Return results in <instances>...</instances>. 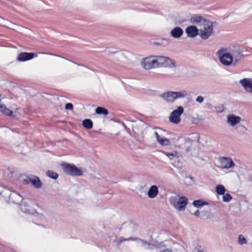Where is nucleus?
<instances>
[{"label": "nucleus", "mask_w": 252, "mask_h": 252, "mask_svg": "<svg viewBox=\"0 0 252 252\" xmlns=\"http://www.w3.org/2000/svg\"><path fill=\"white\" fill-rule=\"evenodd\" d=\"M190 21L199 28V36L202 39L206 40L212 35L213 27L211 21L197 15L192 16Z\"/></svg>", "instance_id": "nucleus-1"}, {"label": "nucleus", "mask_w": 252, "mask_h": 252, "mask_svg": "<svg viewBox=\"0 0 252 252\" xmlns=\"http://www.w3.org/2000/svg\"><path fill=\"white\" fill-rule=\"evenodd\" d=\"M169 202L176 210L179 211H183L187 207L188 199L185 196L175 194L169 197Z\"/></svg>", "instance_id": "nucleus-2"}, {"label": "nucleus", "mask_w": 252, "mask_h": 252, "mask_svg": "<svg viewBox=\"0 0 252 252\" xmlns=\"http://www.w3.org/2000/svg\"><path fill=\"white\" fill-rule=\"evenodd\" d=\"M189 94L185 90L178 92L168 91L160 95V97L168 103H173L177 99L184 98L188 96Z\"/></svg>", "instance_id": "nucleus-3"}, {"label": "nucleus", "mask_w": 252, "mask_h": 252, "mask_svg": "<svg viewBox=\"0 0 252 252\" xmlns=\"http://www.w3.org/2000/svg\"><path fill=\"white\" fill-rule=\"evenodd\" d=\"M217 55L220 63L224 65H233V57L224 49L220 50Z\"/></svg>", "instance_id": "nucleus-4"}, {"label": "nucleus", "mask_w": 252, "mask_h": 252, "mask_svg": "<svg viewBox=\"0 0 252 252\" xmlns=\"http://www.w3.org/2000/svg\"><path fill=\"white\" fill-rule=\"evenodd\" d=\"M158 67H174L175 66V61L170 58L162 56H156Z\"/></svg>", "instance_id": "nucleus-5"}, {"label": "nucleus", "mask_w": 252, "mask_h": 252, "mask_svg": "<svg viewBox=\"0 0 252 252\" xmlns=\"http://www.w3.org/2000/svg\"><path fill=\"white\" fill-rule=\"evenodd\" d=\"M218 162L220 164L218 167L222 169L228 170L233 168L235 166V164L232 159L228 157L219 158L218 159Z\"/></svg>", "instance_id": "nucleus-6"}, {"label": "nucleus", "mask_w": 252, "mask_h": 252, "mask_svg": "<svg viewBox=\"0 0 252 252\" xmlns=\"http://www.w3.org/2000/svg\"><path fill=\"white\" fill-rule=\"evenodd\" d=\"M31 202H23L20 204V207L21 210L25 213L29 214H36V217L38 219L43 220L44 219V216L42 214H38L36 212V211L31 206Z\"/></svg>", "instance_id": "nucleus-7"}, {"label": "nucleus", "mask_w": 252, "mask_h": 252, "mask_svg": "<svg viewBox=\"0 0 252 252\" xmlns=\"http://www.w3.org/2000/svg\"><path fill=\"white\" fill-rule=\"evenodd\" d=\"M184 112V108L182 106H179L177 109L174 110L170 114L169 119L170 122L178 124L181 122L180 116Z\"/></svg>", "instance_id": "nucleus-8"}, {"label": "nucleus", "mask_w": 252, "mask_h": 252, "mask_svg": "<svg viewBox=\"0 0 252 252\" xmlns=\"http://www.w3.org/2000/svg\"><path fill=\"white\" fill-rule=\"evenodd\" d=\"M62 167L66 174L72 176H81L82 175V171L75 165L68 164L63 163L62 164Z\"/></svg>", "instance_id": "nucleus-9"}, {"label": "nucleus", "mask_w": 252, "mask_h": 252, "mask_svg": "<svg viewBox=\"0 0 252 252\" xmlns=\"http://www.w3.org/2000/svg\"><path fill=\"white\" fill-rule=\"evenodd\" d=\"M142 67L145 69L157 68L156 56H150L143 59L141 63Z\"/></svg>", "instance_id": "nucleus-10"}, {"label": "nucleus", "mask_w": 252, "mask_h": 252, "mask_svg": "<svg viewBox=\"0 0 252 252\" xmlns=\"http://www.w3.org/2000/svg\"><path fill=\"white\" fill-rule=\"evenodd\" d=\"M23 183L26 185L31 184L35 188L39 189L42 186V183L38 177L32 176L27 177L23 180Z\"/></svg>", "instance_id": "nucleus-11"}, {"label": "nucleus", "mask_w": 252, "mask_h": 252, "mask_svg": "<svg viewBox=\"0 0 252 252\" xmlns=\"http://www.w3.org/2000/svg\"><path fill=\"white\" fill-rule=\"evenodd\" d=\"M239 83L247 93L252 94V78H243L239 80Z\"/></svg>", "instance_id": "nucleus-12"}, {"label": "nucleus", "mask_w": 252, "mask_h": 252, "mask_svg": "<svg viewBox=\"0 0 252 252\" xmlns=\"http://www.w3.org/2000/svg\"><path fill=\"white\" fill-rule=\"evenodd\" d=\"M163 130L160 128H158L155 131V135L156 137L158 142L162 146H169L170 145V141L168 139L161 136Z\"/></svg>", "instance_id": "nucleus-13"}, {"label": "nucleus", "mask_w": 252, "mask_h": 252, "mask_svg": "<svg viewBox=\"0 0 252 252\" xmlns=\"http://www.w3.org/2000/svg\"><path fill=\"white\" fill-rule=\"evenodd\" d=\"M130 240L136 241L137 244L138 246L144 247L145 249H152L153 248V245L152 244H150L147 243V242L143 241V240L141 239H138L137 238L129 237L126 239L120 240V242L122 243L123 241Z\"/></svg>", "instance_id": "nucleus-14"}, {"label": "nucleus", "mask_w": 252, "mask_h": 252, "mask_svg": "<svg viewBox=\"0 0 252 252\" xmlns=\"http://www.w3.org/2000/svg\"><path fill=\"white\" fill-rule=\"evenodd\" d=\"M242 119L240 117L233 114H229L227 116L226 122L229 126L234 127L241 123Z\"/></svg>", "instance_id": "nucleus-15"}, {"label": "nucleus", "mask_w": 252, "mask_h": 252, "mask_svg": "<svg viewBox=\"0 0 252 252\" xmlns=\"http://www.w3.org/2000/svg\"><path fill=\"white\" fill-rule=\"evenodd\" d=\"M199 139V134L197 133H192L188 135L186 138H179L180 142H185L186 143L190 144L193 141H198Z\"/></svg>", "instance_id": "nucleus-16"}, {"label": "nucleus", "mask_w": 252, "mask_h": 252, "mask_svg": "<svg viewBox=\"0 0 252 252\" xmlns=\"http://www.w3.org/2000/svg\"><path fill=\"white\" fill-rule=\"evenodd\" d=\"M188 36L189 37H195L199 35V28L195 26H190L186 28L185 30Z\"/></svg>", "instance_id": "nucleus-17"}, {"label": "nucleus", "mask_w": 252, "mask_h": 252, "mask_svg": "<svg viewBox=\"0 0 252 252\" xmlns=\"http://www.w3.org/2000/svg\"><path fill=\"white\" fill-rule=\"evenodd\" d=\"M159 192L158 188L156 185H152L149 188L147 195L150 198H156Z\"/></svg>", "instance_id": "nucleus-18"}, {"label": "nucleus", "mask_w": 252, "mask_h": 252, "mask_svg": "<svg viewBox=\"0 0 252 252\" xmlns=\"http://www.w3.org/2000/svg\"><path fill=\"white\" fill-rule=\"evenodd\" d=\"M184 31L180 27H176L174 28L170 31V35L174 38H179L183 34Z\"/></svg>", "instance_id": "nucleus-19"}, {"label": "nucleus", "mask_w": 252, "mask_h": 252, "mask_svg": "<svg viewBox=\"0 0 252 252\" xmlns=\"http://www.w3.org/2000/svg\"><path fill=\"white\" fill-rule=\"evenodd\" d=\"M34 57V54L32 53H22L19 55L18 60L21 62H25L32 59Z\"/></svg>", "instance_id": "nucleus-20"}, {"label": "nucleus", "mask_w": 252, "mask_h": 252, "mask_svg": "<svg viewBox=\"0 0 252 252\" xmlns=\"http://www.w3.org/2000/svg\"><path fill=\"white\" fill-rule=\"evenodd\" d=\"M10 200L14 203L19 204L22 200V196L15 192H12L9 194Z\"/></svg>", "instance_id": "nucleus-21"}, {"label": "nucleus", "mask_w": 252, "mask_h": 252, "mask_svg": "<svg viewBox=\"0 0 252 252\" xmlns=\"http://www.w3.org/2000/svg\"><path fill=\"white\" fill-rule=\"evenodd\" d=\"M0 111L6 116H11L13 113L12 111L7 108L4 104L0 103Z\"/></svg>", "instance_id": "nucleus-22"}, {"label": "nucleus", "mask_w": 252, "mask_h": 252, "mask_svg": "<svg viewBox=\"0 0 252 252\" xmlns=\"http://www.w3.org/2000/svg\"><path fill=\"white\" fill-rule=\"evenodd\" d=\"M232 56L233 60V66L235 65V64L240 61L243 56L242 54L239 52L234 53Z\"/></svg>", "instance_id": "nucleus-23"}, {"label": "nucleus", "mask_w": 252, "mask_h": 252, "mask_svg": "<svg viewBox=\"0 0 252 252\" xmlns=\"http://www.w3.org/2000/svg\"><path fill=\"white\" fill-rule=\"evenodd\" d=\"M215 190L218 194L222 195L225 193L226 189L224 186L219 184L216 186Z\"/></svg>", "instance_id": "nucleus-24"}, {"label": "nucleus", "mask_w": 252, "mask_h": 252, "mask_svg": "<svg viewBox=\"0 0 252 252\" xmlns=\"http://www.w3.org/2000/svg\"><path fill=\"white\" fill-rule=\"evenodd\" d=\"M192 204L195 207L199 208L204 205H208V203L207 202L202 200H196L193 202Z\"/></svg>", "instance_id": "nucleus-25"}, {"label": "nucleus", "mask_w": 252, "mask_h": 252, "mask_svg": "<svg viewBox=\"0 0 252 252\" xmlns=\"http://www.w3.org/2000/svg\"><path fill=\"white\" fill-rule=\"evenodd\" d=\"M163 153L167 156L170 160L177 158L179 157L178 153L176 151H173L171 153L163 152Z\"/></svg>", "instance_id": "nucleus-26"}, {"label": "nucleus", "mask_w": 252, "mask_h": 252, "mask_svg": "<svg viewBox=\"0 0 252 252\" xmlns=\"http://www.w3.org/2000/svg\"><path fill=\"white\" fill-rule=\"evenodd\" d=\"M95 113L99 115H103L106 116L108 115V111L106 108L104 107H98L95 109Z\"/></svg>", "instance_id": "nucleus-27"}, {"label": "nucleus", "mask_w": 252, "mask_h": 252, "mask_svg": "<svg viewBox=\"0 0 252 252\" xmlns=\"http://www.w3.org/2000/svg\"><path fill=\"white\" fill-rule=\"evenodd\" d=\"M83 126L87 129H91L93 127V122L90 119H85L82 122Z\"/></svg>", "instance_id": "nucleus-28"}, {"label": "nucleus", "mask_w": 252, "mask_h": 252, "mask_svg": "<svg viewBox=\"0 0 252 252\" xmlns=\"http://www.w3.org/2000/svg\"><path fill=\"white\" fill-rule=\"evenodd\" d=\"M238 243L241 245L246 244L247 241L245 237L242 235H239L238 238Z\"/></svg>", "instance_id": "nucleus-29"}, {"label": "nucleus", "mask_w": 252, "mask_h": 252, "mask_svg": "<svg viewBox=\"0 0 252 252\" xmlns=\"http://www.w3.org/2000/svg\"><path fill=\"white\" fill-rule=\"evenodd\" d=\"M222 201L224 202H230L232 199V196L229 193H224L222 194Z\"/></svg>", "instance_id": "nucleus-30"}, {"label": "nucleus", "mask_w": 252, "mask_h": 252, "mask_svg": "<svg viewBox=\"0 0 252 252\" xmlns=\"http://www.w3.org/2000/svg\"><path fill=\"white\" fill-rule=\"evenodd\" d=\"M46 174L48 177L53 179H57L58 177L57 173L54 172L52 171H48L46 172Z\"/></svg>", "instance_id": "nucleus-31"}, {"label": "nucleus", "mask_w": 252, "mask_h": 252, "mask_svg": "<svg viewBox=\"0 0 252 252\" xmlns=\"http://www.w3.org/2000/svg\"><path fill=\"white\" fill-rule=\"evenodd\" d=\"M204 97L202 96H198L196 97L195 100L196 102L199 103H201L203 102L204 101Z\"/></svg>", "instance_id": "nucleus-32"}, {"label": "nucleus", "mask_w": 252, "mask_h": 252, "mask_svg": "<svg viewBox=\"0 0 252 252\" xmlns=\"http://www.w3.org/2000/svg\"><path fill=\"white\" fill-rule=\"evenodd\" d=\"M65 108L66 110H72L73 109V105L70 103H68L66 104Z\"/></svg>", "instance_id": "nucleus-33"}, {"label": "nucleus", "mask_w": 252, "mask_h": 252, "mask_svg": "<svg viewBox=\"0 0 252 252\" xmlns=\"http://www.w3.org/2000/svg\"><path fill=\"white\" fill-rule=\"evenodd\" d=\"M223 107L222 106H219L216 108V111L218 113H221L223 111Z\"/></svg>", "instance_id": "nucleus-34"}, {"label": "nucleus", "mask_w": 252, "mask_h": 252, "mask_svg": "<svg viewBox=\"0 0 252 252\" xmlns=\"http://www.w3.org/2000/svg\"><path fill=\"white\" fill-rule=\"evenodd\" d=\"M0 25L5 26V23L4 22V20L0 17Z\"/></svg>", "instance_id": "nucleus-35"}, {"label": "nucleus", "mask_w": 252, "mask_h": 252, "mask_svg": "<svg viewBox=\"0 0 252 252\" xmlns=\"http://www.w3.org/2000/svg\"><path fill=\"white\" fill-rule=\"evenodd\" d=\"M193 215L196 216V217H198L200 215V212L198 210H197L194 214Z\"/></svg>", "instance_id": "nucleus-36"}, {"label": "nucleus", "mask_w": 252, "mask_h": 252, "mask_svg": "<svg viewBox=\"0 0 252 252\" xmlns=\"http://www.w3.org/2000/svg\"><path fill=\"white\" fill-rule=\"evenodd\" d=\"M8 191L6 189H4L3 190H2L1 192H0V193H3L4 194H5L6 192H7Z\"/></svg>", "instance_id": "nucleus-37"}, {"label": "nucleus", "mask_w": 252, "mask_h": 252, "mask_svg": "<svg viewBox=\"0 0 252 252\" xmlns=\"http://www.w3.org/2000/svg\"><path fill=\"white\" fill-rule=\"evenodd\" d=\"M180 146L181 147V148H186L187 147V146L186 145H185V146L180 145Z\"/></svg>", "instance_id": "nucleus-38"}, {"label": "nucleus", "mask_w": 252, "mask_h": 252, "mask_svg": "<svg viewBox=\"0 0 252 252\" xmlns=\"http://www.w3.org/2000/svg\"><path fill=\"white\" fill-rule=\"evenodd\" d=\"M121 55V54H118V55H117V56H118V57H119V56H120V55Z\"/></svg>", "instance_id": "nucleus-39"}, {"label": "nucleus", "mask_w": 252, "mask_h": 252, "mask_svg": "<svg viewBox=\"0 0 252 252\" xmlns=\"http://www.w3.org/2000/svg\"><path fill=\"white\" fill-rule=\"evenodd\" d=\"M39 54H44L43 53H39Z\"/></svg>", "instance_id": "nucleus-40"}, {"label": "nucleus", "mask_w": 252, "mask_h": 252, "mask_svg": "<svg viewBox=\"0 0 252 252\" xmlns=\"http://www.w3.org/2000/svg\"><path fill=\"white\" fill-rule=\"evenodd\" d=\"M156 247H157V248L160 247L159 246H156Z\"/></svg>", "instance_id": "nucleus-41"}, {"label": "nucleus", "mask_w": 252, "mask_h": 252, "mask_svg": "<svg viewBox=\"0 0 252 252\" xmlns=\"http://www.w3.org/2000/svg\"><path fill=\"white\" fill-rule=\"evenodd\" d=\"M202 252V251H200V252Z\"/></svg>", "instance_id": "nucleus-42"}]
</instances>
